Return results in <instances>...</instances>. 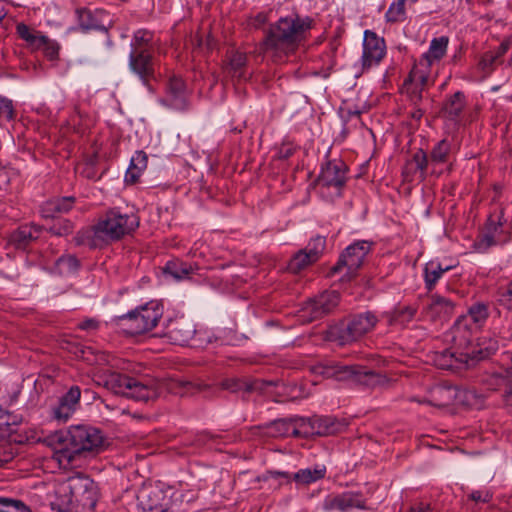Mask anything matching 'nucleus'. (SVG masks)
Instances as JSON below:
<instances>
[{"label": "nucleus", "mask_w": 512, "mask_h": 512, "mask_svg": "<svg viewBox=\"0 0 512 512\" xmlns=\"http://www.w3.org/2000/svg\"><path fill=\"white\" fill-rule=\"evenodd\" d=\"M509 49L508 43H501L497 50L494 52V55L497 56V59L501 58Z\"/></svg>", "instance_id": "nucleus-62"}, {"label": "nucleus", "mask_w": 512, "mask_h": 512, "mask_svg": "<svg viewBox=\"0 0 512 512\" xmlns=\"http://www.w3.org/2000/svg\"><path fill=\"white\" fill-rule=\"evenodd\" d=\"M12 498L0 497V512H9V506Z\"/></svg>", "instance_id": "nucleus-61"}, {"label": "nucleus", "mask_w": 512, "mask_h": 512, "mask_svg": "<svg viewBox=\"0 0 512 512\" xmlns=\"http://www.w3.org/2000/svg\"><path fill=\"white\" fill-rule=\"evenodd\" d=\"M325 465H315L313 468L300 469L292 474V480L300 485H309L325 477Z\"/></svg>", "instance_id": "nucleus-39"}, {"label": "nucleus", "mask_w": 512, "mask_h": 512, "mask_svg": "<svg viewBox=\"0 0 512 512\" xmlns=\"http://www.w3.org/2000/svg\"><path fill=\"white\" fill-rule=\"evenodd\" d=\"M410 163L415 165V169L420 172L422 178L426 177L428 168L432 169L430 155L429 153H426L423 149H418L413 154Z\"/></svg>", "instance_id": "nucleus-47"}, {"label": "nucleus", "mask_w": 512, "mask_h": 512, "mask_svg": "<svg viewBox=\"0 0 512 512\" xmlns=\"http://www.w3.org/2000/svg\"><path fill=\"white\" fill-rule=\"evenodd\" d=\"M78 327L84 331H95L99 328V321L94 318H88L80 322Z\"/></svg>", "instance_id": "nucleus-56"}, {"label": "nucleus", "mask_w": 512, "mask_h": 512, "mask_svg": "<svg viewBox=\"0 0 512 512\" xmlns=\"http://www.w3.org/2000/svg\"><path fill=\"white\" fill-rule=\"evenodd\" d=\"M432 162V174L440 175L445 168L451 171L457 154V147L453 140L443 138L437 141L428 152Z\"/></svg>", "instance_id": "nucleus-14"}, {"label": "nucleus", "mask_w": 512, "mask_h": 512, "mask_svg": "<svg viewBox=\"0 0 512 512\" xmlns=\"http://www.w3.org/2000/svg\"><path fill=\"white\" fill-rule=\"evenodd\" d=\"M304 430L307 431V437L310 436H328L341 432L346 424L344 421L334 416L315 415L311 418H304Z\"/></svg>", "instance_id": "nucleus-20"}, {"label": "nucleus", "mask_w": 512, "mask_h": 512, "mask_svg": "<svg viewBox=\"0 0 512 512\" xmlns=\"http://www.w3.org/2000/svg\"><path fill=\"white\" fill-rule=\"evenodd\" d=\"M324 374L338 381L352 380L366 387L380 386L386 380L383 375L359 365H331L325 368Z\"/></svg>", "instance_id": "nucleus-9"}, {"label": "nucleus", "mask_w": 512, "mask_h": 512, "mask_svg": "<svg viewBox=\"0 0 512 512\" xmlns=\"http://www.w3.org/2000/svg\"><path fill=\"white\" fill-rule=\"evenodd\" d=\"M81 390L79 386H71L70 389L59 398L57 405L51 409L52 418L66 422L79 406Z\"/></svg>", "instance_id": "nucleus-23"}, {"label": "nucleus", "mask_w": 512, "mask_h": 512, "mask_svg": "<svg viewBox=\"0 0 512 512\" xmlns=\"http://www.w3.org/2000/svg\"><path fill=\"white\" fill-rule=\"evenodd\" d=\"M75 245L87 246L90 249L105 246L102 234L98 233L97 224L79 230L73 238Z\"/></svg>", "instance_id": "nucleus-33"}, {"label": "nucleus", "mask_w": 512, "mask_h": 512, "mask_svg": "<svg viewBox=\"0 0 512 512\" xmlns=\"http://www.w3.org/2000/svg\"><path fill=\"white\" fill-rule=\"evenodd\" d=\"M314 262H316V260L311 258L305 249H302L292 257L288 263L287 268L292 273H299L301 270L305 269L307 266L313 264Z\"/></svg>", "instance_id": "nucleus-44"}, {"label": "nucleus", "mask_w": 512, "mask_h": 512, "mask_svg": "<svg viewBox=\"0 0 512 512\" xmlns=\"http://www.w3.org/2000/svg\"><path fill=\"white\" fill-rule=\"evenodd\" d=\"M325 246L326 238L324 236L317 235L309 241L304 249L309 253L311 258L317 261L322 255Z\"/></svg>", "instance_id": "nucleus-49"}, {"label": "nucleus", "mask_w": 512, "mask_h": 512, "mask_svg": "<svg viewBox=\"0 0 512 512\" xmlns=\"http://www.w3.org/2000/svg\"><path fill=\"white\" fill-rule=\"evenodd\" d=\"M497 301L508 312H512V280L506 285L499 287Z\"/></svg>", "instance_id": "nucleus-50"}, {"label": "nucleus", "mask_w": 512, "mask_h": 512, "mask_svg": "<svg viewBox=\"0 0 512 512\" xmlns=\"http://www.w3.org/2000/svg\"><path fill=\"white\" fill-rule=\"evenodd\" d=\"M80 264L74 255H62L55 261V268L61 275L75 273Z\"/></svg>", "instance_id": "nucleus-45"}, {"label": "nucleus", "mask_w": 512, "mask_h": 512, "mask_svg": "<svg viewBox=\"0 0 512 512\" xmlns=\"http://www.w3.org/2000/svg\"><path fill=\"white\" fill-rule=\"evenodd\" d=\"M304 417H288L274 420L264 426L259 427L262 433L269 437H289L307 438V431L304 430Z\"/></svg>", "instance_id": "nucleus-13"}, {"label": "nucleus", "mask_w": 512, "mask_h": 512, "mask_svg": "<svg viewBox=\"0 0 512 512\" xmlns=\"http://www.w3.org/2000/svg\"><path fill=\"white\" fill-rule=\"evenodd\" d=\"M449 38L447 36L435 37L430 41L429 49L413 66V75L417 79H424L425 73L431 75V67L439 62L447 52Z\"/></svg>", "instance_id": "nucleus-12"}, {"label": "nucleus", "mask_w": 512, "mask_h": 512, "mask_svg": "<svg viewBox=\"0 0 512 512\" xmlns=\"http://www.w3.org/2000/svg\"><path fill=\"white\" fill-rule=\"evenodd\" d=\"M43 230L42 226L33 223L21 225L9 234L8 244L17 250H25L40 237Z\"/></svg>", "instance_id": "nucleus-25"}, {"label": "nucleus", "mask_w": 512, "mask_h": 512, "mask_svg": "<svg viewBox=\"0 0 512 512\" xmlns=\"http://www.w3.org/2000/svg\"><path fill=\"white\" fill-rule=\"evenodd\" d=\"M21 422L20 415L10 413L0 407V440L17 441L14 435Z\"/></svg>", "instance_id": "nucleus-32"}, {"label": "nucleus", "mask_w": 512, "mask_h": 512, "mask_svg": "<svg viewBox=\"0 0 512 512\" xmlns=\"http://www.w3.org/2000/svg\"><path fill=\"white\" fill-rule=\"evenodd\" d=\"M354 508L368 509L366 500L360 493L346 492L336 496H328L323 501V509L325 511L338 510L340 512H349Z\"/></svg>", "instance_id": "nucleus-22"}, {"label": "nucleus", "mask_w": 512, "mask_h": 512, "mask_svg": "<svg viewBox=\"0 0 512 512\" xmlns=\"http://www.w3.org/2000/svg\"><path fill=\"white\" fill-rule=\"evenodd\" d=\"M466 106V97L463 92L457 91L451 95L443 106V113L451 121H457Z\"/></svg>", "instance_id": "nucleus-36"}, {"label": "nucleus", "mask_w": 512, "mask_h": 512, "mask_svg": "<svg viewBox=\"0 0 512 512\" xmlns=\"http://www.w3.org/2000/svg\"><path fill=\"white\" fill-rule=\"evenodd\" d=\"M163 305L150 301L135 309L111 318V324L128 335H139L152 330L163 315Z\"/></svg>", "instance_id": "nucleus-6"}, {"label": "nucleus", "mask_w": 512, "mask_h": 512, "mask_svg": "<svg viewBox=\"0 0 512 512\" xmlns=\"http://www.w3.org/2000/svg\"><path fill=\"white\" fill-rule=\"evenodd\" d=\"M128 66L141 83L152 91L151 81L156 80V63L152 53H129Z\"/></svg>", "instance_id": "nucleus-19"}, {"label": "nucleus", "mask_w": 512, "mask_h": 512, "mask_svg": "<svg viewBox=\"0 0 512 512\" xmlns=\"http://www.w3.org/2000/svg\"><path fill=\"white\" fill-rule=\"evenodd\" d=\"M138 512H173L171 498L159 487H147L137 496Z\"/></svg>", "instance_id": "nucleus-15"}, {"label": "nucleus", "mask_w": 512, "mask_h": 512, "mask_svg": "<svg viewBox=\"0 0 512 512\" xmlns=\"http://www.w3.org/2000/svg\"><path fill=\"white\" fill-rule=\"evenodd\" d=\"M339 301L340 294L337 291H324L304 304L303 316L309 321L320 319L331 313L338 306Z\"/></svg>", "instance_id": "nucleus-16"}, {"label": "nucleus", "mask_w": 512, "mask_h": 512, "mask_svg": "<svg viewBox=\"0 0 512 512\" xmlns=\"http://www.w3.org/2000/svg\"><path fill=\"white\" fill-rule=\"evenodd\" d=\"M75 197L65 196L47 200L40 206V215L44 219H55L57 214L70 212L75 204Z\"/></svg>", "instance_id": "nucleus-29"}, {"label": "nucleus", "mask_w": 512, "mask_h": 512, "mask_svg": "<svg viewBox=\"0 0 512 512\" xmlns=\"http://www.w3.org/2000/svg\"><path fill=\"white\" fill-rule=\"evenodd\" d=\"M490 316V304L477 301L471 304L467 312L460 315L450 332L447 341L453 342L460 349H468L475 341V335L485 326Z\"/></svg>", "instance_id": "nucleus-5"}, {"label": "nucleus", "mask_w": 512, "mask_h": 512, "mask_svg": "<svg viewBox=\"0 0 512 512\" xmlns=\"http://www.w3.org/2000/svg\"><path fill=\"white\" fill-rule=\"evenodd\" d=\"M196 269H198V266L176 259L166 263L164 272L177 280H182L191 275Z\"/></svg>", "instance_id": "nucleus-41"}, {"label": "nucleus", "mask_w": 512, "mask_h": 512, "mask_svg": "<svg viewBox=\"0 0 512 512\" xmlns=\"http://www.w3.org/2000/svg\"><path fill=\"white\" fill-rule=\"evenodd\" d=\"M452 347L444 349L435 354V365L440 369H452L456 367L457 363H467L470 351L468 349H460L455 346L453 342Z\"/></svg>", "instance_id": "nucleus-28"}, {"label": "nucleus", "mask_w": 512, "mask_h": 512, "mask_svg": "<svg viewBox=\"0 0 512 512\" xmlns=\"http://www.w3.org/2000/svg\"><path fill=\"white\" fill-rule=\"evenodd\" d=\"M59 50L60 45L58 44V42L53 39H50L49 37L47 38V41L42 48L45 57L51 61L56 60L58 58Z\"/></svg>", "instance_id": "nucleus-53"}, {"label": "nucleus", "mask_w": 512, "mask_h": 512, "mask_svg": "<svg viewBox=\"0 0 512 512\" xmlns=\"http://www.w3.org/2000/svg\"><path fill=\"white\" fill-rule=\"evenodd\" d=\"M96 224L98 233L102 234L107 245L132 234L139 227V218L134 213H123L120 208H112L102 214Z\"/></svg>", "instance_id": "nucleus-8"}, {"label": "nucleus", "mask_w": 512, "mask_h": 512, "mask_svg": "<svg viewBox=\"0 0 512 512\" xmlns=\"http://www.w3.org/2000/svg\"><path fill=\"white\" fill-rule=\"evenodd\" d=\"M455 387L453 386H439L435 387L431 393V400L429 403L435 406H448L455 403Z\"/></svg>", "instance_id": "nucleus-42"}, {"label": "nucleus", "mask_w": 512, "mask_h": 512, "mask_svg": "<svg viewBox=\"0 0 512 512\" xmlns=\"http://www.w3.org/2000/svg\"><path fill=\"white\" fill-rule=\"evenodd\" d=\"M453 309L454 303L450 299L438 294L431 296L429 311L433 316L438 317L439 319H445L452 314Z\"/></svg>", "instance_id": "nucleus-40"}, {"label": "nucleus", "mask_w": 512, "mask_h": 512, "mask_svg": "<svg viewBox=\"0 0 512 512\" xmlns=\"http://www.w3.org/2000/svg\"><path fill=\"white\" fill-rule=\"evenodd\" d=\"M224 332L226 333V331ZM227 334L231 335L230 337H227V339H225V343L229 345L237 346L241 343L242 340L246 339L243 335L238 336L232 330L227 331Z\"/></svg>", "instance_id": "nucleus-58"}, {"label": "nucleus", "mask_w": 512, "mask_h": 512, "mask_svg": "<svg viewBox=\"0 0 512 512\" xmlns=\"http://www.w3.org/2000/svg\"><path fill=\"white\" fill-rule=\"evenodd\" d=\"M405 3L403 0H396L392 2L385 13L387 22L395 23L405 19Z\"/></svg>", "instance_id": "nucleus-48"}, {"label": "nucleus", "mask_w": 512, "mask_h": 512, "mask_svg": "<svg viewBox=\"0 0 512 512\" xmlns=\"http://www.w3.org/2000/svg\"><path fill=\"white\" fill-rule=\"evenodd\" d=\"M424 75V79H417L416 75H413L412 68L408 77L404 80L402 92L407 95L411 105H425L426 103L423 92L430 82L431 75L427 73Z\"/></svg>", "instance_id": "nucleus-26"}, {"label": "nucleus", "mask_w": 512, "mask_h": 512, "mask_svg": "<svg viewBox=\"0 0 512 512\" xmlns=\"http://www.w3.org/2000/svg\"><path fill=\"white\" fill-rule=\"evenodd\" d=\"M416 312L417 309L413 306H399L392 312L390 323L404 326L414 319Z\"/></svg>", "instance_id": "nucleus-43"}, {"label": "nucleus", "mask_w": 512, "mask_h": 512, "mask_svg": "<svg viewBox=\"0 0 512 512\" xmlns=\"http://www.w3.org/2000/svg\"><path fill=\"white\" fill-rule=\"evenodd\" d=\"M468 498L475 503H488L492 499V493L489 490H474L469 493Z\"/></svg>", "instance_id": "nucleus-54"}, {"label": "nucleus", "mask_w": 512, "mask_h": 512, "mask_svg": "<svg viewBox=\"0 0 512 512\" xmlns=\"http://www.w3.org/2000/svg\"><path fill=\"white\" fill-rule=\"evenodd\" d=\"M386 55V45L383 38L375 32L366 30L363 39V52L361 56L362 71L378 66Z\"/></svg>", "instance_id": "nucleus-17"}, {"label": "nucleus", "mask_w": 512, "mask_h": 512, "mask_svg": "<svg viewBox=\"0 0 512 512\" xmlns=\"http://www.w3.org/2000/svg\"><path fill=\"white\" fill-rule=\"evenodd\" d=\"M52 225L47 228V231L54 236L65 237L71 234L74 230V223L66 218H59L56 216L53 219Z\"/></svg>", "instance_id": "nucleus-46"}, {"label": "nucleus", "mask_w": 512, "mask_h": 512, "mask_svg": "<svg viewBox=\"0 0 512 512\" xmlns=\"http://www.w3.org/2000/svg\"><path fill=\"white\" fill-rule=\"evenodd\" d=\"M505 241L506 238L500 217H497L495 220L493 216H490L485 225L483 234L478 241L479 249H487L491 246L502 244Z\"/></svg>", "instance_id": "nucleus-27"}, {"label": "nucleus", "mask_w": 512, "mask_h": 512, "mask_svg": "<svg viewBox=\"0 0 512 512\" xmlns=\"http://www.w3.org/2000/svg\"><path fill=\"white\" fill-rule=\"evenodd\" d=\"M371 245L372 243L366 240L356 241L349 245L340 255L337 264L332 268L333 273H337L342 267H346L347 274L353 277L370 252Z\"/></svg>", "instance_id": "nucleus-10"}, {"label": "nucleus", "mask_w": 512, "mask_h": 512, "mask_svg": "<svg viewBox=\"0 0 512 512\" xmlns=\"http://www.w3.org/2000/svg\"><path fill=\"white\" fill-rule=\"evenodd\" d=\"M497 60V56L494 55V52L489 51L483 54L479 62V66L483 71H489L493 69Z\"/></svg>", "instance_id": "nucleus-55"}, {"label": "nucleus", "mask_w": 512, "mask_h": 512, "mask_svg": "<svg viewBox=\"0 0 512 512\" xmlns=\"http://www.w3.org/2000/svg\"><path fill=\"white\" fill-rule=\"evenodd\" d=\"M99 499L98 486L89 476L75 474L58 483L47 495L42 512H93Z\"/></svg>", "instance_id": "nucleus-2"}, {"label": "nucleus", "mask_w": 512, "mask_h": 512, "mask_svg": "<svg viewBox=\"0 0 512 512\" xmlns=\"http://www.w3.org/2000/svg\"><path fill=\"white\" fill-rule=\"evenodd\" d=\"M8 10L4 2L0 1V22L6 17Z\"/></svg>", "instance_id": "nucleus-64"}, {"label": "nucleus", "mask_w": 512, "mask_h": 512, "mask_svg": "<svg viewBox=\"0 0 512 512\" xmlns=\"http://www.w3.org/2000/svg\"><path fill=\"white\" fill-rule=\"evenodd\" d=\"M160 103L166 107L184 111L189 107L188 93L184 81L172 76L166 85V94L160 100Z\"/></svg>", "instance_id": "nucleus-21"}, {"label": "nucleus", "mask_w": 512, "mask_h": 512, "mask_svg": "<svg viewBox=\"0 0 512 512\" xmlns=\"http://www.w3.org/2000/svg\"><path fill=\"white\" fill-rule=\"evenodd\" d=\"M313 26V19L298 14L281 17L266 32L263 49L282 58L293 53L306 38Z\"/></svg>", "instance_id": "nucleus-3"}, {"label": "nucleus", "mask_w": 512, "mask_h": 512, "mask_svg": "<svg viewBox=\"0 0 512 512\" xmlns=\"http://www.w3.org/2000/svg\"><path fill=\"white\" fill-rule=\"evenodd\" d=\"M455 404L473 406L476 404L477 395L473 390L455 387Z\"/></svg>", "instance_id": "nucleus-51"}, {"label": "nucleus", "mask_w": 512, "mask_h": 512, "mask_svg": "<svg viewBox=\"0 0 512 512\" xmlns=\"http://www.w3.org/2000/svg\"><path fill=\"white\" fill-rule=\"evenodd\" d=\"M130 46V52L152 53L153 33L146 29L137 30L133 35Z\"/></svg>", "instance_id": "nucleus-38"}, {"label": "nucleus", "mask_w": 512, "mask_h": 512, "mask_svg": "<svg viewBox=\"0 0 512 512\" xmlns=\"http://www.w3.org/2000/svg\"><path fill=\"white\" fill-rule=\"evenodd\" d=\"M9 512H31L30 508L21 500L11 499Z\"/></svg>", "instance_id": "nucleus-57"}, {"label": "nucleus", "mask_w": 512, "mask_h": 512, "mask_svg": "<svg viewBox=\"0 0 512 512\" xmlns=\"http://www.w3.org/2000/svg\"><path fill=\"white\" fill-rule=\"evenodd\" d=\"M412 106H413V108H412V111L410 112V116L412 119L419 121L423 117V115L426 111V107H425V105H412Z\"/></svg>", "instance_id": "nucleus-59"}, {"label": "nucleus", "mask_w": 512, "mask_h": 512, "mask_svg": "<svg viewBox=\"0 0 512 512\" xmlns=\"http://www.w3.org/2000/svg\"><path fill=\"white\" fill-rule=\"evenodd\" d=\"M54 453L53 459L60 467L76 465L78 458L98 454L104 447V436L100 429L90 425H74L66 431H56L49 437Z\"/></svg>", "instance_id": "nucleus-1"}, {"label": "nucleus", "mask_w": 512, "mask_h": 512, "mask_svg": "<svg viewBox=\"0 0 512 512\" xmlns=\"http://www.w3.org/2000/svg\"><path fill=\"white\" fill-rule=\"evenodd\" d=\"M452 268L453 266L443 265L438 260H431L426 263L424 267V280L427 290L431 291L443 273L451 270Z\"/></svg>", "instance_id": "nucleus-37"}, {"label": "nucleus", "mask_w": 512, "mask_h": 512, "mask_svg": "<svg viewBox=\"0 0 512 512\" xmlns=\"http://www.w3.org/2000/svg\"><path fill=\"white\" fill-rule=\"evenodd\" d=\"M79 28L82 32L102 31L106 34V44L112 46L108 30L112 26L110 15L104 10L81 8L76 11Z\"/></svg>", "instance_id": "nucleus-11"}, {"label": "nucleus", "mask_w": 512, "mask_h": 512, "mask_svg": "<svg viewBox=\"0 0 512 512\" xmlns=\"http://www.w3.org/2000/svg\"><path fill=\"white\" fill-rule=\"evenodd\" d=\"M10 183L9 170L0 165V189L6 187Z\"/></svg>", "instance_id": "nucleus-60"}, {"label": "nucleus", "mask_w": 512, "mask_h": 512, "mask_svg": "<svg viewBox=\"0 0 512 512\" xmlns=\"http://www.w3.org/2000/svg\"><path fill=\"white\" fill-rule=\"evenodd\" d=\"M266 385H272V382H266L260 379H238L231 378L222 381L221 386L223 389L230 392L236 393L240 391L244 392H262Z\"/></svg>", "instance_id": "nucleus-30"}, {"label": "nucleus", "mask_w": 512, "mask_h": 512, "mask_svg": "<svg viewBox=\"0 0 512 512\" xmlns=\"http://www.w3.org/2000/svg\"><path fill=\"white\" fill-rule=\"evenodd\" d=\"M247 56L245 53L233 51L226 65L227 73L238 81H246L249 75L246 72Z\"/></svg>", "instance_id": "nucleus-34"}, {"label": "nucleus", "mask_w": 512, "mask_h": 512, "mask_svg": "<svg viewBox=\"0 0 512 512\" xmlns=\"http://www.w3.org/2000/svg\"><path fill=\"white\" fill-rule=\"evenodd\" d=\"M148 156L142 151H136L130 160L129 167L125 173V182L127 184H135L140 176L147 168Z\"/></svg>", "instance_id": "nucleus-35"}, {"label": "nucleus", "mask_w": 512, "mask_h": 512, "mask_svg": "<svg viewBox=\"0 0 512 512\" xmlns=\"http://www.w3.org/2000/svg\"><path fill=\"white\" fill-rule=\"evenodd\" d=\"M98 385H103L115 394L136 401L153 400L160 394L159 383L149 377H130L125 374L106 371L96 379Z\"/></svg>", "instance_id": "nucleus-4"}, {"label": "nucleus", "mask_w": 512, "mask_h": 512, "mask_svg": "<svg viewBox=\"0 0 512 512\" xmlns=\"http://www.w3.org/2000/svg\"><path fill=\"white\" fill-rule=\"evenodd\" d=\"M16 33L21 40L26 42L27 47L32 51L42 50L48 38V36L44 35L41 31L22 22L16 25Z\"/></svg>", "instance_id": "nucleus-31"}, {"label": "nucleus", "mask_w": 512, "mask_h": 512, "mask_svg": "<svg viewBox=\"0 0 512 512\" xmlns=\"http://www.w3.org/2000/svg\"><path fill=\"white\" fill-rule=\"evenodd\" d=\"M292 154H293V149H292V148H290V147L282 148V149L280 150V157H281V158L287 159V158H289Z\"/></svg>", "instance_id": "nucleus-63"}, {"label": "nucleus", "mask_w": 512, "mask_h": 512, "mask_svg": "<svg viewBox=\"0 0 512 512\" xmlns=\"http://www.w3.org/2000/svg\"><path fill=\"white\" fill-rule=\"evenodd\" d=\"M14 117L15 113L12 101L0 96V119L11 121Z\"/></svg>", "instance_id": "nucleus-52"}, {"label": "nucleus", "mask_w": 512, "mask_h": 512, "mask_svg": "<svg viewBox=\"0 0 512 512\" xmlns=\"http://www.w3.org/2000/svg\"><path fill=\"white\" fill-rule=\"evenodd\" d=\"M196 330L191 320L180 317L171 320L166 326L165 335L171 343L176 345L187 344L194 336Z\"/></svg>", "instance_id": "nucleus-24"}, {"label": "nucleus", "mask_w": 512, "mask_h": 512, "mask_svg": "<svg viewBox=\"0 0 512 512\" xmlns=\"http://www.w3.org/2000/svg\"><path fill=\"white\" fill-rule=\"evenodd\" d=\"M347 165L341 160H330L322 166L321 172L317 177V185L322 188H334L336 195L340 196V191L347 180Z\"/></svg>", "instance_id": "nucleus-18"}, {"label": "nucleus", "mask_w": 512, "mask_h": 512, "mask_svg": "<svg viewBox=\"0 0 512 512\" xmlns=\"http://www.w3.org/2000/svg\"><path fill=\"white\" fill-rule=\"evenodd\" d=\"M377 322V316L371 311L350 315L339 323L330 326L327 331V338L338 345H347L372 331Z\"/></svg>", "instance_id": "nucleus-7"}]
</instances>
